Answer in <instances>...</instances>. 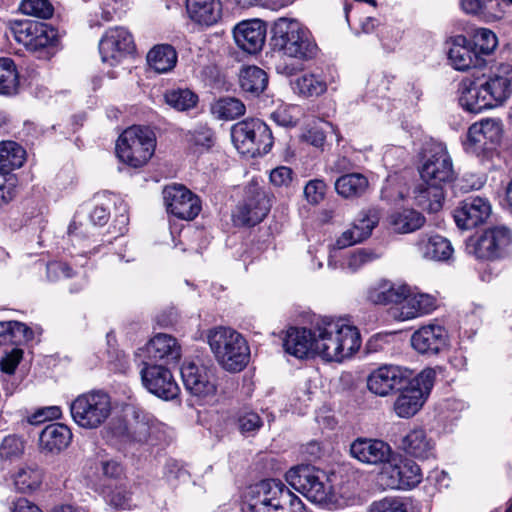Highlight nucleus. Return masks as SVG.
Segmentation results:
<instances>
[{"instance_id": "52", "label": "nucleus", "mask_w": 512, "mask_h": 512, "mask_svg": "<svg viewBox=\"0 0 512 512\" xmlns=\"http://www.w3.org/2000/svg\"><path fill=\"white\" fill-rule=\"evenodd\" d=\"M24 451L23 441L16 435L6 436L0 444V458L14 460L19 458Z\"/></svg>"}, {"instance_id": "32", "label": "nucleus", "mask_w": 512, "mask_h": 512, "mask_svg": "<svg viewBox=\"0 0 512 512\" xmlns=\"http://www.w3.org/2000/svg\"><path fill=\"white\" fill-rule=\"evenodd\" d=\"M72 440V432L68 426L61 423L47 425L39 435L41 452L58 454L66 449Z\"/></svg>"}, {"instance_id": "51", "label": "nucleus", "mask_w": 512, "mask_h": 512, "mask_svg": "<svg viewBox=\"0 0 512 512\" xmlns=\"http://www.w3.org/2000/svg\"><path fill=\"white\" fill-rule=\"evenodd\" d=\"M22 357L23 351L19 348H13L0 359V371L4 382H8L14 375Z\"/></svg>"}, {"instance_id": "6", "label": "nucleus", "mask_w": 512, "mask_h": 512, "mask_svg": "<svg viewBox=\"0 0 512 512\" xmlns=\"http://www.w3.org/2000/svg\"><path fill=\"white\" fill-rule=\"evenodd\" d=\"M288 484L310 502L323 505L331 501L333 488L328 476L312 466H297L285 474Z\"/></svg>"}, {"instance_id": "8", "label": "nucleus", "mask_w": 512, "mask_h": 512, "mask_svg": "<svg viewBox=\"0 0 512 512\" xmlns=\"http://www.w3.org/2000/svg\"><path fill=\"white\" fill-rule=\"evenodd\" d=\"M112 411L110 396L103 391H92L79 395L70 404L74 422L85 429L100 427Z\"/></svg>"}, {"instance_id": "43", "label": "nucleus", "mask_w": 512, "mask_h": 512, "mask_svg": "<svg viewBox=\"0 0 512 512\" xmlns=\"http://www.w3.org/2000/svg\"><path fill=\"white\" fill-rule=\"evenodd\" d=\"M34 333L26 324L18 321L0 322V345L18 344L33 339Z\"/></svg>"}, {"instance_id": "59", "label": "nucleus", "mask_w": 512, "mask_h": 512, "mask_svg": "<svg viewBox=\"0 0 512 512\" xmlns=\"http://www.w3.org/2000/svg\"><path fill=\"white\" fill-rule=\"evenodd\" d=\"M46 272L50 281H56L60 278H71L74 275L72 268L60 261L49 262L46 266Z\"/></svg>"}, {"instance_id": "17", "label": "nucleus", "mask_w": 512, "mask_h": 512, "mask_svg": "<svg viewBox=\"0 0 512 512\" xmlns=\"http://www.w3.org/2000/svg\"><path fill=\"white\" fill-rule=\"evenodd\" d=\"M140 375L143 386L161 399L172 400L180 392L171 371L164 365L143 362Z\"/></svg>"}, {"instance_id": "46", "label": "nucleus", "mask_w": 512, "mask_h": 512, "mask_svg": "<svg viewBox=\"0 0 512 512\" xmlns=\"http://www.w3.org/2000/svg\"><path fill=\"white\" fill-rule=\"evenodd\" d=\"M43 474L38 468L24 467L14 476V485L21 493H28L37 489L42 482Z\"/></svg>"}, {"instance_id": "10", "label": "nucleus", "mask_w": 512, "mask_h": 512, "mask_svg": "<svg viewBox=\"0 0 512 512\" xmlns=\"http://www.w3.org/2000/svg\"><path fill=\"white\" fill-rule=\"evenodd\" d=\"M421 179L445 187L456 179L451 156L446 146L439 142L427 143L422 153L419 169Z\"/></svg>"}, {"instance_id": "55", "label": "nucleus", "mask_w": 512, "mask_h": 512, "mask_svg": "<svg viewBox=\"0 0 512 512\" xmlns=\"http://www.w3.org/2000/svg\"><path fill=\"white\" fill-rule=\"evenodd\" d=\"M18 178L13 173L0 174V205L7 204L17 194Z\"/></svg>"}, {"instance_id": "64", "label": "nucleus", "mask_w": 512, "mask_h": 512, "mask_svg": "<svg viewBox=\"0 0 512 512\" xmlns=\"http://www.w3.org/2000/svg\"><path fill=\"white\" fill-rule=\"evenodd\" d=\"M13 512H42L41 509L26 498H19L14 503Z\"/></svg>"}, {"instance_id": "2", "label": "nucleus", "mask_w": 512, "mask_h": 512, "mask_svg": "<svg viewBox=\"0 0 512 512\" xmlns=\"http://www.w3.org/2000/svg\"><path fill=\"white\" fill-rule=\"evenodd\" d=\"M218 363L229 372L242 371L249 362L250 349L243 336L232 328L215 327L207 334Z\"/></svg>"}, {"instance_id": "9", "label": "nucleus", "mask_w": 512, "mask_h": 512, "mask_svg": "<svg viewBox=\"0 0 512 512\" xmlns=\"http://www.w3.org/2000/svg\"><path fill=\"white\" fill-rule=\"evenodd\" d=\"M435 377V370L426 368L413 375L411 381L398 390L400 393L393 406L398 417L410 418L421 409L433 388Z\"/></svg>"}, {"instance_id": "29", "label": "nucleus", "mask_w": 512, "mask_h": 512, "mask_svg": "<svg viewBox=\"0 0 512 512\" xmlns=\"http://www.w3.org/2000/svg\"><path fill=\"white\" fill-rule=\"evenodd\" d=\"M146 353L149 363L163 360L166 364H170L179 361L182 351L175 337L158 333L147 343Z\"/></svg>"}, {"instance_id": "56", "label": "nucleus", "mask_w": 512, "mask_h": 512, "mask_svg": "<svg viewBox=\"0 0 512 512\" xmlns=\"http://www.w3.org/2000/svg\"><path fill=\"white\" fill-rule=\"evenodd\" d=\"M370 512H407L401 498L385 497L371 504Z\"/></svg>"}, {"instance_id": "41", "label": "nucleus", "mask_w": 512, "mask_h": 512, "mask_svg": "<svg viewBox=\"0 0 512 512\" xmlns=\"http://www.w3.org/2000/svg\"><path fill=\"white\" fill-rule=\"evenodd\" d=\"M239 85L245 93L259 96L267 88L268 75L260 67H244L239 73Z\"/></svg>"}, {"instance_id": "16", "label": "nucleus", "mask_w": 512, "mask_h": 512, "mask_svg": "<svg viewBox=\"0 0 512 512\" xmlns=\"http://www.w3.org/2000/svg\"><path fill=\"white\" fill-rule=\"evenodd\" d=\"M285 484L277 479L262 480L250 488L247 508L249 512H278L281 503L284 502L283 495Z\"/></svg>"}, {"instance_id": "62", "label": "nucleus", "mask_w": 512, "mask_h": 512, "mask_svg": "<svg viewBox=\"0 0 512 512\" xmlns=\"http://www.w3.org/2000/svg\"><path fill=\"white\" fill-rule=\"evenodd\" d=\"M110 218V211L103 205H96L90 213V220L94 225L103 226Z\"/></svg>"}, {"instance_id": "4", "label": "nucleus", "mask_w": 512, "mask_h": 512, "mask_svg": "<svg viewBox=\"0 0 512 512\" xmlns=\"http://www.w3.org/2000/svg\"><path fill=\"white\" fill-rule=\"evenodd\" d=\"M156 147L155 133L146 126L125 129L116 142V155L121 162L139 168L147 164Z\"/></svg>"}, {"instance_id": "60", "label": "nucleus", "mask_w": 512, "mask_h": 512, "mask_svg": "<svg viewBox=\"0 0 512 512\" xmlns=\"http://www.w3.org/2000/svg\"><path fill=\"white\" fill-rule=\"evenodd\" d=\"M281 503V512H308L302 500L285 487L283 499Z\"/></svg>"}, {"instance_id": "24", "label": "nucleus", "mask_w": 512, "mask_h": 512, "mask_svg": "<svg viewBox=\"0 0 512 512\" xmlns=\"http://www.w3.org/2000/svg\"><path fill=\"white\" fill-rule=\"evenodd\" d=\"M391 446L383 440L374 438H356L350 444V454L359 462L367 465L381 466L392 457Z\"/></svg>"}, {"instance_id": "40", "label": "nucleus", "mask_w": 512, "mask_h": 512, "mask_svg": "<svg viewBox=\"0 0 512 512\" xmlns=\"http://www.w3.org/2000/svg\"><path fill=\"white\" fill-rule=\"evenodd\" d=\"M177 59V52L170 44L156 45L147 54L149 66L158 73L171 71L176 66Z\"/></svg>"}, {"instance_id": "63", "label": "nucleus", "mask_w": 512, "mask_h": 512, "mask_svg": "<svg viewBox=\"0 0 512 512\" xmlns=\"http://www.w3.org/2000/svg\"><path fill=\"white\" fill-rule=\"evenodd\" d=\"M353 168L352 162L344 156H340L333 161L327 168V170L331 173L335 174H346L349 173Z\"/></svg>"}, {"instance_id": "26", "label": "nucleus", "mask_w": 512, "mask_h": 512, "mask_svg": "<svg viewBox=\"0 0 512 512\" xmlns=\"http://www.w3.org/2000/svg\"><path fill=\"white\" fill-rule=\"evenodd\" d=\"M267 27L259 19L238 23L233 29L236 45L248 54H257L264 46Z\"/></svg>"}, {"instance_id": "5", "label": "nucleus", "mask_w": 512, "mask_h": 512, "mask_svg": "<svg viewBox=\"0 0 512 512\" xmlns=\"http://www.w3.org/2000/svg\"><path fill=\"white\" fill-rule=\"evenodd\" d=\"M231 139L239 153L252 158L269 153L274 143L270 128L258 118H248L233 124Z\"/></svg>"}, {"instance_id": "47", "label": "nucleus", "mask_w": 512, "mask_h": 512, "mask_svg": "<svg viewBox=\"0 0 512 512\" xmlns=\"http://www.w3.org/2000/svg\"><path fill=\"white\" fill-rule=\"evenodd\" d=\"M165 101L169 106L185 111L196 106L198 96L189 89H174L165 93Z\"/></svg>"}, {"instance_id": "42", "label": "nucleus", "mask_w": 512, "mask_h": 512, "mask_svg": "<svg viewBox=\"0 0 512 512\" xmlns=\"http://www.w3.org/2000/svg\"><path fill=\"white\" fill-rule=\"evenodd\" d=\"M292 88L303 97H318L326 92L327 83L318 74L306 73L293 81Z\"/></svg>"}, {"instance_id": "48", "label": "nucleus", "mask_w": 512, "mask_h": 512, "mask_svg": "<svg viewBox=\"0 0 512 512\" xmlns=\"http://www.w3.org/2000/svg\"><path fill=\"white\" fill-rule=\"evenodd\" d=\"M471 45L484 58L497 47V37L490 29L479 28L475 31Z\"/></svg>"}, {"instance_id": "50", "label": "nucleus", "mask_w": 512, "mask_h": 512, "mask_svg": "<svg viewBox=\"0 0 512 512\" xmlns=\"http://www.w3.org/2000/svg\"><path fill=\"white\" fill-rule=\"evenodd\" d=\"M263 426V421L258 413L254 411H241L237 418V427L241 434L254 436Z\"/></svg>"}, {"instance_id": "39", "label": "nucleus", "mask_w": 512, "mask_h": 512, "mask_svg": "<svg viewBox=\"0 0 512 512\" xmlns=\"http://www.w3.org/2000/svg\"><path fill=\"white\" fill-rule=\"evenodd\" d=\"M26 160L25 149L15 141L0 142V174L6 175L23 166Z\"/></svg>"}, {"instance_id": "19", "label": "nucleus", "mask_w": 512, "mask_h": 512, "mask_svg": "<svg viewBox=\"0 0 512 512\" xmlns=\"http://www.w3.org/2000/svg\"><path fill=\"white\" fill-rule=\"evenodd\" d=\"M163 197L167 211L182 220H193L202 208L199 197L182 185L166 186Z\"/></svg>"}, {"instance_id": "14", "label": "nucleus", "mask_w": 512, "mask_h": 512, "mask_svg": "<svg viewBox=\"0 0 512 512\" xmlns=\"http://www.w3.org/2000/svg\"><path fill=\"white\" fill-rule=\"evenodd\" d=\"M413 371L397 365H383L373 370L367 378V387L370 392L378 396H387L406 386Z\"/></svg>"}, {"instance_id": "34", "label": "nucleus", "mask_w": 512, "mask_h": 512, "mask_svg": "<svg viewBox=\"0 0 512 512\" xmlns=\"http://www.w3.org/2000/svg\"><path fill=\"white\" fill-rule=\"evenodd\" d=\"M418 253L425 259L446 261L453 254V247L448 239L439 234H423L415 243Z\"/></svg>"}, {"instance_id": "23", "label": "nucleus", "mask_w": 512, "mask_h": 512, "mask_svg": "<svg viewBox=\"0 0 512 512\" xmlns=\"http://www.w3.org/2000/svg\"><path fill=\"white\" fill-rule=\"evenodd\" d=\"M378 222L379 214L376 209L361 210L351 227L336 239L334 247L336 249H344L368 239L373 229L378 225Z\"/></svg>"}, {"instance_id": "12", "label": "nucleus", "mask_w": 512, "mask_h": 512, "mask_svg": "<svg viewBox=\"0 0 512 512\" xmlns=\"http://www.w3.org/2000/svg\"><path fill=\"white\" fill-rule=\"evenodd\" d=\"M512 244V232L503 225L487 228L479 237L466 244L469 254L480 260H496L507 254Z\"/></svg>"}, {"instance_id": "30", "label": "nucleus", "mask_w": 512, "mask_h": 512, "mask_svg": "<svg viewBox=\"0 0 512 512\" xmlns=\"http://www.w3.org/2000/svg\"><path fill=\"white\" fill-rule=\"evenodd\" d=\"M315 336V327L313 330L291 327L287 330L283 340L284 350L286 353L299 359L316 354V347H314Z\"/></svg>"}, {"instance_id": "44", "label": "nucleus", "mask_w": 512, "mask_h": 512, "mask_svg": "<svg viewBox=\"0 0 512 512\" xmlns=\"http://www.w3.org/2000/svg\"><path fill=\"white\" fill-rule=\"evenodd\" d=\"M19 87V74L14 61L8 57L0 58V94L13 95Z\"/></svg>"}, {"instance_id": "20", "label": "nucleus", "mask_w": 512, "mask_h": 512, "mask_svg": "<svg viewBox=\"0 0 512 512\" xmlns=\"http://www.w3.org/2000/svg\"><path fill=\"white\" fill-rule=\"evenodd\" d=\"M491 211V204L487 198L469 196L454 209L453 218L458 228L469 230L485 223Z\"/></svg>"}, {"instance_id": "33", "label": "nucleus", "mask_w": 512, "mask_h": 512, "mask_svg": "<svg viewBox=\"0 0 512 512\" xmlns=\"http://www.w3.org/2000/svg\"><path fill=\"white\" fill-rule=\"evenodd\" d=\"M401 448L407 455L420 460L435 457V442L422 428L410 430L402 438Z\"/></svg>"}, {"instance_id": "57", "label": "nucleus", "mask_w": 512, "mask_h": 512, "mask_svg": "<svg viewBox=\"0 0 512 512\" xmlns=\"http://www.w3.org/2000/svg\"><path fill=\"white\" fill-rule=\"evenodd\" d=\"M326 188L327 186L323 180L313 179L306 184L304 195L309 203L315 205L324 199Z\"/></svg>"}, {"instance_id": "15", "label": "nucleus", "mask_w": 512, "mask_h": 512, "mask_svg": "<svg viewBox=\"0 0 512 512\" xmlns=\"http://www.w3.org/2000/svg\"><path fill=\"white\" fill-rule=\"evenodd\" d=\"M502 135L503 125L500 119H483L469 127L467 140L464 143L465 151L470 154L480 155L499 144Z\"/></svg>"}, {"instance_id": "13", "label": "nucleus", "mask_w": 512, "mask_h": 512, "mask_svg": "<svg viewBox=\"0 0 512 512\" xmlns=\"http://www.w3.org/2000/svg\"><path fill=\"white\" fill-rule=\"evenodd\" d=\"M181 377L187 392L199 403L209 402L217 392V379L212 366L188 362L181 367Z\"/></svg>"}, {"instance_id": "35", "label": "nucleus", "mask_w": 512, "mask_h": 512, "mask_svg": "<svg viewBox=\"0 0 512 512\" xmlns=\"http://www.w3.org/2000/svg\"><path fill=\"white\" fill-rule=\"evenodd\" d=\"M459 104L464 110L474 114L491 108L482 84L477 85L470 79H464L459 84Z\"/></svg>"}, {"instance_id": "11", "label": "nucleus", "mask_w": 512, "mask_h": 512, "mask_svg": "<svg viewBox=\"0 0 512 512\" xmlns=\"http://www.w3.org/2000/svg\"><path fill=\"white\" fill-rule=\"evenodd\" d=\"M420 466L413 460L403 458L392 452L378 474V480L384 488L405 490L416 487L422 481Z\"/></svg>"}, {"instance_id": "22", "label": "nucleus", "mask_w": 512, "mask_h": 512, "mask_svg": "<svg viewBox=\"0 0 512 512\" xmlns=\"http://www.w3.org/2000/svg\"><path fill=\"white\" fill-rule=\"evenodd\" d=\"M271 208L267 193L257 186L250 187L246 197L237 208L235 215L238 222L245 226H254L260 223L269 213Z\"/></svg>"}, {"instance_id": "21", "label": "nucleus", "mask_w": 512, "mask_h": 512, "mask_svg": "<svg viewBox=\"0 0 512 512\" xmlns=\"http://www.w3.org/2000/svg\"><path fill=\"white\" fill-rule=\"evenodd\" d=\"M370 300L375 304H396L392 308V315L399 321L410 320L418 317L413 304L410 302L409 288L407 286H391L385 289L370 291Z\"/></svg>"}, {"instance_id": "28", "label": "nucleus", "mask_w": 512, "mask_h": 512, "mask_svg": "<svg viewBox=\"0 0 512 512\" xmlns=\"http://www.w3.org/2000/svg\"><path fill=\"white\" fill-rule=\"evenodd\" d=\"M448 59L451 65L460 71L481 68L486 65L485 58L478 55L471 45V41L462 35H458L453 39L448 51Z\"/></svg>"}, {"instance_id": "18", "label": "nucleus", "mask_w": 512, "mask_h": 512, "mask_svg": "<svg viewBox=\"0 0 512 512\" xmlns=\"http://www.w3.org/2000/svg\"><path fill=\"white\" fill-rule=\"evenodd\" d=\"M134 50L133 36L127 28L122 26L109 28L99 42L101 59L110 66H115Z\"/></svg>"}, {"instance_id": "53", "label": "nucleus", "mask_w": 512, "mask_h": 512, "mask_svg": "<svg viewBox=\"0 0 512 512\" xmlns=\"http://www.w3.org/2000/svg\"><path fill=\"white\" fill-rule=\"evenodd\" d=\"M189 142L195 146L209 149L214 145L215 133L207 125H198L187 134Z\"/></svg>"}, {"instance_id": "1", "label": "nucleus", "mask_w": 512, "mask_h": 512, "mask_svg": "<svg viewBox=\"0 0 512 512\" xmlns=\"http://www.w3.org/2000/svg\"><path fill=\"white\" fill-rule=\"evenodd\" d=\"M316 354L327 361L340 362L353 355L361 346V337L355 326L343 319L323 317L315 323Z\"/></svg>"}, {"instance_id": "38", "label": "nucleus", "mask_w": 512, "mask_h": 512, "mask_svg": "<svg viewBox=\"0 0 512 512\" xmlns=\"http://www.w3.org/2000/svg\"><path fill=\"white\" fill-rule=\"evenodd\" d=\"M337 194L345 199H355L363 196L369 182L361 173H346L338 177L334 183Z\"/></svg>"}, {"instance_id": "37", "label": "nucleus", "mask_w": 512, "mask_h": 512, "mask_svg": "<svg viewBox=\"0 0 512 512\" xmlns=\"http://www.w3.org/2000/svg\"><path fill=\"white\" fill-rule=\"evenodd\" d=\"M426 222L424 215L414 209H402L391 213L388 217V223L391 229L399 234L412 233Z\"/></svg>"}, {"instance_id": "54", "label": "nucleus", "mask_w": 512, "mask_h": 512, "mask_svg": "<svg viewBox=\"0 0 512 512\" xmlns=\"http://www.w3.org/2000/svg\"><path fill=\"white\" fill-rule=\"evenodd\" d=\"M379 255L371 249L360 248L352 252L347 258V267L355 272L364 265L378 259Z\"/></svg>"}, {"instance_id": "36", "label": "nucleus", "mask_w": 512, "mask_h": 512, "mask_svg": "<svg viewBox=\"0 0 512 512\" xmlns=\"http://www.w3.org/2000/svg\"><path fill=\"white\" fill-rule=\"evenodd\" d=\"M413 197L418 206L431 213H436L443 206L444 187L422 180L421 183L415 186Z\"/></svg>"}, {"instance_id": "3", "label": "nucleus", "mask_w": 512, "mask_h": 512, "mask_svg": "<svg viewBox=\"0 0 512 512\" xmlns=\"http://www.w3.org/2000/svg\"><path fill=\"white\" fill-rule=\"evenodd\" d=\"M271 40L275 50L292 58L309 60L317 54L310 32L296 20L279 18L273 25Z\"/></svg>"}, {"instance_id": "7", "label": "nucleus", "mask_w": 512, "mask_h": 512, "mask_svg": "<svg viewBox=\"0 0 512 512\" xmlns=\"http://www.w3.org/2000/svg\"><path fill=\"white\" fill-rule=\"evenodd\" d=\"M15 40L27 50L38 53L39 58L50 59L54 55L59 38L57 30L43 22L15 21L11 27Z\"/></svg>"}, {"instance_id": "58", "label": "nucleus", "mask_w": 512, "mask_h": 512, "mask_svg": "<svg viewBox=\"0 0 512 512\" xmlns=\"http://www.w3.org/2000/svg\"><path fill=\"white\" fill-rule=\"evenodd\" d=\"M409 297L418 317L428 314L436 308V300L429 294H411L409 292Z\"/></svg>"}, {"instance_id": "49", "label": "nucleus", "mask_w": 512, "mask_h": 512, "mask_svg": "<svg viewBox=\"0 0 512 512\" xmlns=\"http://www.w3.org/2000/svg\"><path fill=\"white\" fill-rule=\"evenodd\" d=\"M19 9L23 14L41 19L52 17L54 12L49 0H22Z\"/></svg>"}, {"instance_id": "31", "label": "nucleus", "mask_w": 512, "mask_h": 512, "mask_svg": "<svg viewBox=\"0 0 512 512\" xmlns=\"http://www.w3.org/2000/svg\"><path fill=\"white\" fill-rule=\"evenodd\" d=\"M186 11L195 24L210 27L221 19L222 4L220 0H186Z\"/></svg>"}, {"instance_id": "27", "label": "nucleus", "mask_w": 512, "mask_h": 512, "mask_svg": "<svg viewBox=\"0 0 512 512\" xmlns=\"http://www.w3.org/2000/svg\"><path fill=\"white\" fill-rule=\"evenodd\" d=\"M448 334L441 325L429 324L412 334L411 344L421 354L435 355L447 346Z\"/></svg>"}, {"instance_id": "61", "label": "nucleus", "mask_w": 512, "mask_h": 512, "mask_svg": "<svg viewBox=\"0 0 512 512\" xmlns=\"http://www.w3.org/2000/svg\"><path fill=\"white\" fill-rule=\"evenodd\" d=\"M293 171L286 166H280L273 169L270 173V181L274 186L287 187L292 181Z\"/></svg>"}, {"instance_id": "25", "label": "nucleus", "mask_w": 512, "mask_h": 512, "mask_svg": "<svg viewBox=\"0 0 512 512\" xmlns=\"http://www.w3.org/2000/svg\"><path fill=\"white\" fill-rule=\"evenodd\" d=\"M481 84L491 108L503 105L512 95V65L500 64Z\"/></svg>"}, {"instance_id": "45", "label": "nucleus", "mask_w": 512, "mask_h": 512, "mask_svg": "<svg viewBox=\"0 0 512 512\" xmlns=\"http://www.w3.org/2000/svg\"><path fill=\"white\" fill-rule=\"evenodd\" d=\"M212 113L221 120H234L246 112L244 103L234 97H223L211 107Z\"/></svg>"}]
</instances>
